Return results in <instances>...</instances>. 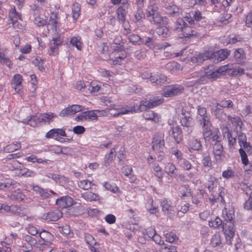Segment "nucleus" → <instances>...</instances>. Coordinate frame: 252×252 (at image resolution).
<instances>
[{
  "mask_svg": "<svg viewBox=\"0 0 252 252\" xmlns=\"http://www.w3.org/2000/svg\"><path fill=\"white\" fill-rule=\"evenodd\" d=\"M33 64L38 67L41 72L44 70L43 67V61L40 58H36L32 61Z\"/></svg>",
  "mask_w": 252,
  "mask_h": 252,
  "instance_id": "obj_56",
  "label": "nucleus"
},
{
  "mask_svg": "<svg viewBox=\"0 0 252 252\" xmlns=\"http://www.w3.org/2000/svg\"><path fill=\"white\" fill-rule=\"evenodd\" d=\"M246 193L249 196V198L245 204V208L247 210H252V190L250 188L246 189Z\"/></svg>",
  "mask_w": 252,
  "mask_h": 252,
  "instance_id": "obj_37",
  "label": "nucleus"
},
{
  "mask_svg": "<svg viewBox=\"0 0 252 252\" xmlns=\"http://www.w3.org/2000/svg\"><path fill=\"white\" fill-rule=\"evenodd\" d=\"M184 87L179 84L167 85L164 87V94H178L184 93Z\"/></svg>",
  "mask_w": 252,
  "mask_h": 252,
  "instance_id": "obj_9",
  "label": "nucleus"
},
{
  "mask_svg": "<svg viewBox=\"0 0 252 252\" xmlns=\"http://www.w3.org/2000/svg\"><path fill=\"white\" fill-rule=\"evenodd\" d=\"M39 236L43 241V242L39 241L40 245H49L51 244V241L53 238V235L50 232L43 230L40 233Z\"/></svg>",
  "mask_w": 252,
  "mask_h": 252,
  "instance_id": "obj_19",
  "label": "nucleus"
},
{
  "mask_svg": "<svg viewBox=\"0 0 252 252\" xmlns=\"http://www.w3.org/2000/svg\"><path fill=\"white\" fill-rule=\"evenodd\" d=\"M206 76L209 78H213L214 79L220 77V73L217 69L210 70L209 71L205 72Z\"/></svg>",
  "mask_w": 252,
  "mask_h": 252,
  "instance_id": "obj_60",
  "label": "nucleus"
},
{
  "mask_svg": "<svg viewBox=\"0 0 252 252\" xmlns=\"http://www.w3.org/2000/svg\"><path fill=\"white\" fill-rule=\"evenodd\" d=\"M9 15L14 26L16 24L18 20H22L21 14L16 11L15 7L11 9Z\"/></svg>",
  "mask_w": 252,
  "mask_h": 252,
  "instance_id": "obj_32",
  "label": "nucleus"
},
{
  "mask_svg": "<svg viewBox=\"0 0 252 252\" xmlns=\"http://www.w3.org/2000/svg\"><path fill=\"white\" fill-rule=\"evenodd\" d=\"M20 148V143L16 142V143H13L8 145L6 147V150H7L8 152H12L14 151L19 149Z\"/></svg>",
  "mask_w": 252,
  "mask_h": 252,
  "instance_id": "obj_64",
  "label": "nucleus"
},
{
  "mask_svg": "<svg viewBox=\"0 0 252 252\" xmlns=\"http://www.w3.org/2000/svg\"><path fill=\"white\" fill-rule=\"evenodd\" d=\"M38 118V122H45L50 123L52 119L57 117L53 113H44L39 115Z\"/></svg>",
  "mask_w": 252,
  "mask_h": 252,
  "instance_id": "obj_28",
  "label": "nucleus"
},
{
  "mask_svg": "<svg viewBox=\"0 0 252 252\" xmlns=\"http://www.w3.org/2000/svg\"><path fill=\"white\" fill-rule=\"evenodd\" d=\"M157 33L162 37H166L169 35V30L165 25L157 27Z\"/></svg>",
  "mask_w": 252,
  "mask_h": 252,
  "instance_id": "obj_42",
  "label": "nucleus"
},
{
  "mask_svg": "<svg viewBox=\"0 0 252 252\" xmlns=\"http://www.w3.org/2000/svg\"><path fill=\"white\" fill-rule=\"evenodd\" d=\"M38 116L30 117L29 119L25 120V121L23 122L32 126L34 127L39 123L38 121Z\"/></svg>",
  "mask_w": 252,
  "mask_h": 252,
  "instance_id": "obj_54",
  "label": "nucleus"
},
{
  "mask_svg": "<svg viewBox=\"0 0 252 252\" xmlns=\"http://www.w3.org/2000/svg\"><path fill=\"white\" fill-rule=\"evenodd\" d=\"M209 225L214 228H222L223 224L222 220L219 217H216L214 220L209 222Z\"/></svg>",
  "mask_w": 252,
  "mask_h": 252,
  "instance_id": "obj_43",
  "label": "nucleus"
},
{
  "mask_svg": "<svg viewBox=\"0 0 252 252\" xmlns=\"http://www.w3.org/2000/svg\"><path fill=\"white\" fill-rule=\"evenodd\" d=\"M148 210L151 214H154L158 212V206L156 204L154 205L153 199L149 200L148 204L147 205Z\"/></svg>",
  "mask_w": 252,
  "mask_h": 252,
  "instance_id": "obj_61",
  "label": "nucleus"
},
{
  "mask_svg": "<svg viewBox=\"0 0 252 252\" xmlns=\"http://www.w3.org/2000/svg\"><path fill=\"white\" fill-rule=\"evenodd\" d=\"M116 109H117L119 111L117 114H114V116L115 117L118 116L120 115H124L128 114L129 113H132L133 112L135 111L134 107H129L128 106H126L125 108H119Z\"/></svg>",
  "mask_w": 252,
  "mask_h": 252,
  "instance_id": "obj_41",
  "label": "nucleus"
},
{
  "mask_svg": "<svg viewBox=\"0 0 252 252\" xmlns=\"http://www.w3.org/2000/svg\"><path fill=\"white\" fill-rule=\"evenodd\" d=\"M81 6L77 2L73 3L72 5V18L76 20L80 15Z\"/></svg>",
  "mask_w": 252,
  "mask_h": 252,
  "instance_id": "obj_38",
  "label": "nucleus"
},
{
  "mask_svg": "<svg viewBox=\"0 0 252 252\" xmlns=\"http://www.w3.org/2000/svg\"><path fill=\"white\" fill-rule=\"evenodd\" d=\"M230 51L227 49H221L218 52L211 53V60L215 63L224 60L229 55Z\"/></svg>",
  "mask_w": 252,
  "mask_h": 252,
  "instance_id": "obj_8",
  "label": "nucleus"
},
{
  "mask_svg": "<svg viewBox=\"0 0 252 252\" xmlns=\"http://www.w3.org/2000/svg\"><path fill=\"white\" fill-rule=\"evenodd\" d=\"M126 56V54H121L119 52L115 53V59L113 60V63L115 65H120L122 61L124 60Z\"/></svg>",
  "mask_w": 252,
  "mask_h": 252,
  "instance_id": "obj_44",
  "label": "nucleus"
},
{
  "mask_svg": "<svg viewBox=\"0 0 252 252\" xmlns=\"http://www.w3.org/2000/svg\"><path fill=\"white\" fill-rule=\"evenodd\" d=\"M150 99L153 107L161 104L164 101L162 96H153Z\"/></svg>",
  "mask_w": 252,
  "mask_h": 252,
  "instance_id": "obj_52",
  "label": "nucleus"
},
{
  "mask_svg": "<svg viewBox=\"0 0 252 252\" xmlns=\"http://www.w3.org/2000/svg\"><path fill=\"white\" fill-rule=\"evenodd\" d=\"M144 43L150 49H154L155 48V40L152 37H147Z\"/></svg>",
  "mask_w": 252,
  "mask_h": 252,
  "instance_id": "obj_63",
  "label": "nucleus"
},
{
  "mask_svg": "<svg viewBox=\"0 0 252 252\" xmlns=\"http://www.w3.org/2000/svg\"><path fill=\"white\" fill-rule=\"evenodd\" d=\"M0 63L3 64H5L9 68H11L12 63L11 60L6 57L5 55L2 53L0 52Z\"/></svg>",
  "mask_w": 252,
  "mask_h": 252,
  "instance_id": "obj_50",
  "label": "nucleus"
},
{
  "mask_svg": "<svg viewBox=\"0 0 252 252\" xmlns=\"http://www.w3.org/2000/svg\"><path fill=\"white\" fill-rule=\"evenodd\" d=\"M7 197L11 200L23 201L25 198V195L19 190H15L8 193Z\"/></svg>",
  "mask_w": 252,
  "mask_h": 252,
  "instance_id": "obj_30",
  "label": "nucleus"
},
{
  "mask_svg": "<svg viewBox=\"0 0 252 252\" xmlns=\"http://www.w3.org/2000/svg\"><path fill=\"white\" fill-rule=\"evenodd\" d=\"M155 175L159 179H162L163 177V172L162 168L158 164H155L153 167Z\"/></svg>",
  "mask_w": 252,
  "mask_h": 252,
  "instance_id": "obj_53",
  "label": "nucleus"
},
{
  "mask_svg": "<svg viewBox=\"0 0 252 252\" xmlns=\"http://www.w3.org/2000/svg\"><path fill=\"white\" fill-rule=\"evenodd\" d=\"M152 149L156 152H161L165 147L164 134L160 132H156L152 139Z\"/></svg>",
  "mask_w": 252,
  "mask_h": 252,
  "instance_id": "obj_3",
  "label": "nucleus"
},
{
  "mask_svg": "<svg viewBox=\"0 0 252 252\" xmlns=\"http://www.w3.org/2000/svg\"><path fill=\"white\" fill-rule=\"evenodd\" d=\"M187 21L190 26L198 24L201 26L206 25V18L203 16L202 13L197 9L192 12V16L190 13H187L186 15Z\"/></svg>",
  "mask_w": 252,
  "mask_h": 252,
  "instance_id": "obj_2",
  "label": "nucleus"
},
{
  "mask_svg": "<svg viewBox=\"0 0 252 252\" xmlns=\"http://www.w3.org/2000/svg\"><path fill=\"white\" fill-rule=\"evenodd\" d=\"M198 112L199 116L197 117V119L200 125L205 124V123H207L205 120L207 121L208 122H210L209 118L206 114V109L205 108L199 106L198 109Z\"/></svg>",
  "mask_w": 252,
  "mask_h": 252,
  "instance_id": "obj_23",
  "label": "nucleus"
},
{
  "mask_svg": "<svg viewBox=\"0 0 252 252\" xmlns=\"http://www.w3.org/2000/svg\"><path fill=\"white\" fill-rule=\"evenodd\" d=\"M220 141L216 142L213 146V153L216 160L220 162L225 157V153Z\"/></svg>",
  "mask_w": 252,
  "mask_h": 252,
  "instance_id": "obj_10",
  "label": "nucleus"
},
{
  "mask_svg": "<svg viewBox=\"0 0 252 252\" xmlns=\"http://www.w3.org/2000/svg\"><path fill=\"white\" fill-rule=\"evenodd\" d=\"M62 216V213L59 210H55L45 213L42 216V219L47 221H57Z\"/></svg>",
  "mask_w": 252,
  "mask_h": 252,
  "instance_id": "obj_14",
  "label": "nucleus"
},
{
  "mask_svg": "<svg viewBox=\"0 0 252 252\" xmlns=\"http://www.w3.org/2000/svg\"><path fill=\"white\" fill-rule=\"evenodd\" d=\"M85 109V107L79 105H72L63 110L60 113L59 115L61 117H68L75 115L77 112L82 111Z\"/></svg>",
  "mask_w": 252,
  "mask_h": 252,
  "instance_id": "obj_7",
  "label": "nucleus"
},
{
  "mask_svg": "<svg viewBox=\"0 0 252 252\" xmlns=\"http://www.w3.org/2000/svg\"><path fill=\"white\" fill-rule=\"evenodd\" d=\"M70 43L75 47L77 50H81L83 47V43L81 41V38L79 36L72 37L70 40Z\"/></svg>",
  "mask_w": 252,
  "mask_h": 252,
  "instance_id": "obj_36",
  "label": "nucleus"
},
{
  "mask_svg": "<svg viewBox=\"0 0 252 252\" xmlns=\"http://www.w3.org/2000/svg\"><path fill=\"white\" fill-rule=\"evenodd\" d=\"M93 184L91 182L88 181V180H84L82 181H80L78 184L79 187L85 190H87L91 188Z\"/></svg>",
  "mask_w": 252,
  "mask_h": 252,
  "instance_id": "obj_59",
  "label": "nucleus"
},
{
  "mask_svg": "<svg viewBox=\"0 0 252 252\" xmlns=\"http://www.w3.org/2000/svg\"><path fill=\"white\" fill-rule=\"evenodd\" d=\"M115 153L116 151L115 149L113 148L111 150L110 153L105 157V165L107 166L112 162L114 158L115 157Z\"/></svg>",
  "mask_w": 252,
  "mask_h": 252,
  "instance_id": "obj_58",
  "label": "nucleus"
},
{
  "mask_svg": "<svg viewBox=\"0 0 252 252\" xmlns=\"http://www.w3.org/2000/svg\"><path fill=\"white\" fill-rule=\"evenodd\" d=\"M171 135L172 136L177 143H180L182 140V129L179 126L172 127Z\"/></svg>",
  "mask_w": 252,
  "mask_h": 252,
  "instance_id": "obj_25",
  "label": "nucleus"
},
{
  "mask_svg": "<svg viewBox=\"0 0 252 252\" xmlns=\"http://www.w3.org/2000/svg\"><path fill=\"white\" fill-rule=\"evenodd\" d=\"M151 82L155 85L161 86L167 82V77L163 74L155 75L151 77Z\"/></svg>",
  "mask_w": 252,
  "mask_h": 252,
  "instance_id": "obj_20",
  "label": "nucleus"
},
{
  "mask_svg": "<svg viewBox=\"0 0 252 252\" xmlns=\"http://www.w3.org/2000/svg\"><path fill=\"white\" fill-rule=\"evenodd\" d=\"M165 68L170 71L174 72L181 69V65L176 62H172L167 63L165 65Z\"/></svg>",
  "mask_w": 252,
  "mask_h": 252,
  "instance_id": "obj_40",
  "label": "nucleus"
},
{
  "mask_svg": "<svg viewBox=\"0 0 252 252\" xmlns=\"http://www.w3.org/2000/svg\"><path fill=\"white\" fill-rule=\"evenodd\" d=\"M159 10V8L155 3L150 4L146 10V17L148 20L154 16V15Z\"/></svg>",
  "mask_w": 252,
  "mask_h": 252,
  "instance_id": "obj_31",
  "label": "nucleus"
},
{
  "mask_svg": "<svg viewBox=\"0 0 252 252\" xmlns=\"http://www.w3.org/2000/svg\"><path fill=\"white\" fill-rule=\"evenodd\" d=\"M179 196L182 199H184L185 197L188 196L190 193V189L189 186L185 185L180 188Z\"/></svg>",
  "mask_w": 252,
  "mask_h": 252,
  "instance_id": "obj_51",
  "label": "nucleus"
},
{
  "mask_svg": "<svg viewBox=\"0 0 252 252\" xmlns=\"http://www.w3.org/2000/svg\"><path fill=\"white\" fill-rule=\"evenodd\" d=\"M176 169L175 165L171 163H168L164 167V170L165 172L168 175L172 176L173 175H175V170Z\"/></svg>",
  "mask_w": 252,
  "mask_h": 252,
  "instance_id": "obj_47",
  "label": "nucleus"
},
{
  "mask_svg": "<svg viewBox=\"0 0 252 252\" xmlns=\"http://www.w3.org/2000/svg\"><path fill=\"white\" fill-rule=\"evenodd\" d=\"M4 188L5 191H9V193L15 190H20L19 184L14 181H8L4 183Z\"/></svg>",
  "mask_w": 252,
  "mask_h": 252,
  "instance_id": "obj_24",
  "label": "nucleus"
},
{
  "mask_svg": "<svg viewBox=\"0 0 252 252\" xmlns=\"http://www.w3.org/2000/svg\"><path fill=\"white\" fill-rule=\"evenodd\" d=\"M210 59L211 60V52L206 51L203 53H199L193 56L191 58V62L193 63L200 64L202 63L204 61Z\"/></svg>",
  "mask_w": 252,
  "mask_h": 252,
  "instance_id": "obj_17",
  "label": "nucleus"
},
{
  "mask_svg": "<svg viewBox=\"0 0 252 252\" xmlns=\"http://www.w3.org/2000/svg\"><path fill=\"white\" fill-rule=\"evenodd\" d=\"M181 124L182 126H185L184 130L187 131V132L189 134L192 131V127H191V119L189 117V118H183L181 120Z\"/></svg>",
  "mask_w": 252,
  "mask_h": 252,
  "instance_id": "obj_34",
  "label": "nucleus"
},
{
  "mask_svg": "<svg viewBox=\"0 0 252 252\" xmlns=\"http://www.w3.org/2000/svg\"><path fill=\"white\" fill-rule=\"evenodd\" d=\"M82 197L88 201H97L99 200V196L95 193L87 191L82 194Z\"/></svg>",
  "mask_w": 252,
  "mask_h": 252,
  "instance_id": "obj_39",
  "label": "nucleus"
},
{
  "mask_svg": "<svg viewBox=\"0 0 252 252\" xmlns=\"http://www.w3.org/2000/svg\"><path fill=\"white\" fill-rule=\"evenodd\" d=\"M207 123L202 124L203 128V135L206 142L210 140V136L211 134H214V138L218 139L220 137V132L218 129L216 128L213 131L212 130V125L211 122H208L205 121Z\"/></svg>",
  "mask_w": 252,
  "mask_h": 252,
  "instance_id": "obj_5",
  "label": "nucleus"
},
{
  "mask_svg": "<svg viewBox=\"0 0 252 252\" xmlns=\"http://www.w3.org/2000/svg\"><path fill=\"white\" fill-rule=\"evenodd\" d=\"M24 239L30 245L28 248L23 246V250L27 252H29L32 249V246L36 244L37 240L30 235H26L24 236Z\"/></svg>",
  "mask_w": 252,
  "mask_h": 252,
  "instance_id": "obj_29",
  "label": "nucleus"
},
{
  "mask_svg": "<svg viewBox=\"0 0 252 252\" xmlns=\"http://www.w3.org/2000/svg\"><path fill=\"white\" fill-rule=\"evenodd\" d=\"M34 23L38 27H41L46 25L47 23V21L40 16H36L34 17L33 20Z\"/></svg>",
  "mask_w": 252,
  "mask_h": 252,
  "instance_id": "obj_62",
  "label": "nucleus"
},
{
  "mask_svg": "<svg viewBox=\"0 0 252 252\" xmlns=\"http://www.w3.org/2000/svg\"><path fill=\"white\" fill-rule=\"evenodd\" d=\"M23 81V77L20 74H16L12 79V84L17 93H19L22 89V82Z\"/></svg>",
  "mask_w": 252,
  "mask_h": 252,
  "instance_id": "obj_18",
  "label": "nucleus"
},
{
  "mask_svg": "<svg viewBox=\"0 0 252 252\" xmlns=\"http://www.w3.org/2000/svg\"><path fill=\"white\" fill-rule=\"evenodd\" d=\"M128 7L126 4H122L116 10L117 19L120 23L124 24L126 21V16L127 13L126 9Z\"/></svg>",
  "mask_w": 252,
  "mask_h": 252,
  "instance_id": "obj_15",
  "label": "nucleus"
},
{
  "mask_svg": "<svg viewBox=\"0 0 252 252\" xmlns=\"http://www.w3.org/2000/svg\"><path fill=\"white\" fill-rule=\"evenodd\" d=\"M143 116L145 119L152 120L156 123L158 122L159 119L158 114L151 110H148L144 112Z\"/></svg>",
  "mask_w": 252,
  "mask_h": 252,
  "instance_id": "obj_33",
  "label": "nucleus"
},
{
  "mask_svg": "<svg viewBox=\"0 0 252 252\" xmlns=\"http://www.w3.org/2000/svg\"><path fill=\"white\" fill-rule=\"evenodd\" d=\"M211 244L213 247H221L220 235L219 233H216L213 236Z\"/></svg>",
  "mask_w": 252,
  "mask_h": 252,
  "instance_id": "obj_45",
  "label": "nucleus"
},
{
  "mask_svg": "<svg viewBox=\"0 0 252 252\" xmlns=\"http://www.w3.org/2000/svg\"><path fill=\"white\" fill-rule=\"evenodd\" d=\"M226 236V242L228 245H231V239L234 236L235 229L233 221H225L222 228Z\"/></svg>",
  "mask_w": 252,
  "mask_h": 252,
  "instance_id": "obj_6",
  "label": "nucleus"
},
{
  "mask_svg": "<svg viewBox=\"0 0 252 252\" xmlns=\"http://www.w3.org/2000/svg\"><path fill=\"white\" fill-rule=\"evenodd\" d=\"M222 216L225 221H233L234 216V210L232 208H224L222 210Z\"/></svg>",
  "mask_w": 252,
  "mask_h": 252,
  "instance_id": "obj_27",
  "label": "nucleus"
},
{
  "mask_svg": "<svg viewBox=\"0 0 252 252\" xmlns=\"http://www.w3.org/2000/svg\"><path fill=\"white\" fill-rule=\"evenodd\" d=\"M73 202V200L71 197L66 196L57 199L56 203L62 208H66L72 206Z\"/></svg>",
  "mask_w": 252,
  "mask_h": 252,
  "instance_id": "obj_21",
  "label": "nucleus"
},
{
  "mask_svg": "<svg viewBox=\"0 0 252 252\" xmlns=\"http://www.w3.org/2000/svg\"><path fill=\"white\" fill-rule=\"evenodd\" d=\"M161 206L162 207V211L165 214H171L172 211V207L171 206L168 201L167 200H163L161 202Z\"/></svg>",
  "mask_w": 252,
  "mask_h": 252,
  "instance_id": "obj_46",
  "label": "nucleus"
},
{
  "mask_svg": "<svg viewBox=\"0 0 252 252\" xmlns=\"http://www.w3.org/2000/svg\"><path fill=\"white\" fill-rule=\"evenodd\" d=\"M238 140L240 147H241L239 149V153L241 155L242 162L245 165H247L248 162L247 155L245 151L242 149V146L244 144H246L247 138L246 135L244 133H240L238 136Z\"/></svg>",
  "mask_w": 252,
  "mask_h": 252,
  "instance_id": "obj_12",
  "label": "nucleus"
},
{
  "mask_svg": "<svg viewBox=\"0 0 252 252\" xmlns=\"http://www.w3.org/2000/svg\"><path fill=\"white\" fill-rule=\"evenodd\" d=\"M152 107L151 101L150 98L149 100H142L139 106V109L141 111H144Z\"/></svg>",
  "mask_w": 252,
  "mask_h": 252,
  "instance_id": "obj_49",
  "label": "nucleus"
},
{
  "mask_svg": "<svg viewBox=\"0 0 252 252\" xmlns=\"http://www.w3.org/2000/svg\"><path fill=\"white\" fill-rule=\"evenodd\" d=\"M190 149L194 150H199L201 149L202 146L200 141L197 139H193L189 143Z\"/></svg>",
  "mask_w": 252,
  "mask_h": 252,
  "instance_id": "obj_57",
  "label": "nucleus"
},
{
  "mask_svg": "<svg viewBox=\"0 0 252 252\" xmlns=\"http://www.w3.org/2000/svg\"><path fill=\"white\" fill-rule=\"evenodd\" d=\"M167 19L166 17L161 16L159 10L154 15V16L151 17L148 21L152 25H154L157 27H160L161 26L166 25L167 24Z\"/></svg>",
  "mask_w": 252,
  "mask_h": 252,
  "instance_id": "obj_11",
  "label": "nucleus"
},
{
  "mask_svg": "<svg viewBox=\"0 0 252 252\" xmlns=\"http://www.w3.org/2000/svg\"><path fill=\"white\" fill-rule=\"evenodd\" d=\"M228 119L229 122H231L233 126H235L236 128L240 126L241 128L242 122L239 117H232L228 116Z\"/></svg>",
  "mask_w": 252,
  "mask_h": 252,
  "instance_id": "obj_55",
  "label": "nucleus"
},
{
  "mask_svg": "<svg viewBox=\"0 0 252 252\" xmlns=\"http://www.w3.org/2000/svg\"><path fill=\"white\" fill-rule=\"evenodd\" d=\"M146 17V13L145 14L142 8H138L134 14L135 23L140 24L143 22Z\"/></svg>",
  "mask_w": 252,
  "mask_h": 252,
  "instance_id": "obj_35",
  "label": "nucleus"
},
{
  "mask_svg": "<svg viewBox=\"0 0 252 252\" xmlns=\"http://www.w3.org/2000/svg\"><path fill=\"white\" fill-rule=\"evenodd\" d=\"M4 210L7 213H11L15 216H18L21 217L26 216L25 209L21 206L18 205H8L2 204L0 205V211ZM2 212V211H1Z\"/></svg>",
  "mask_w": 252,
  "mask_h": 252,
  "instance_id": "obj_4",
  "label": "nucleus"
},
{
  "mask_svg": "<svg viewBox=\"0 0 252 252\" xmlns=\"http://www.w3.org/2000/svg\"><path fill=\"white\" fill-rule=\"evenodd\" d=\"M75 120L76 121L97 120V115L94 111H86L76 116Z\"/></svg>",
  "mask_w": 252,
  "mask_h": 252,
  "instance_id": "obj_16",
  "label": "nucleus"
},
{
  "mask_svg": "<svg viewBox=\"0 0 252 252\" xmlns=\"http://www.w3.org/2000/svg\"><path fill=\"white\" fill-rule=\"evenodd\" d=\"M195 3L200 6H204L206 8L209 6L214 5L213 8L214 12H218L219 11L218 5L220 2L218 0H195Z\"/></svg>",
  "mask_w": 252,
  "mask_h": 252,
  "instance_id": "obj_13",
  "label": "nucleus"
},
{
  "mask_svg": "<svg viewBox=\"0 0 252 252\" xmlns=\"http://www.w3.org/2000/svg\"><path fill=\"white\" fill-rule=\"evenodd\" d=\"M174 29L176 32H180V37L184 38L186 40L192 37L198 36L199 35L187 21L186 16L183 18H178L176 20L174 23Z\"/></svg>",
  "mask_w": 252,
  "mask_h": 252,
  "instance_id": "obj_1",
  "label": "nucleus"
},
{
  "mask_svg": "<svg viewBox=\"0 0 252 252\" xmlns=\"http://www.w3.org/2000/svg\"><path fill=\"white\" fill-rule=\"evenodd\" d=\"M164 7L166 9V13L173 16H177L179 15V8L175 4H167L165 3Z\"/></svg>",
  "mask_w": 252,
  "mask_h": 252,
  "instance_id": "obj_26",
  "label": "nucleus"
},
{
  "mask_svg": "<svg viewBox=\"0 0 252 252\" xmlns=\"http://www.w3.org/2000/svg\"><path fill=\"white\" fill-rule=\"evenodd\" d=\"M58 136H66L65 131L62 128H54L49 130L46 134L47 138H54Z\"/></svg>",
  "mask_w": 252,
  "mask_h": 252,
  "instance_id": "obj_22",
  "label": "nucleus"
},
{
  "mask_svg": "<svg viewBox=\"0 0 252 252\" xmlns=\"http://www.w3.org/2000/svg\"><path fill=\"white\" fill-rule=\"evenodd\" d=\"M57 13H52V15L50 17L49 21L48 22V25L51 26V29L53 30H56L57 28Z\"/></svg>",
  "mask_w": 252,
  "mask_h": 252,
  "instance_id": "obj_48",
  "label": "nucleus"
}]
</instances>
